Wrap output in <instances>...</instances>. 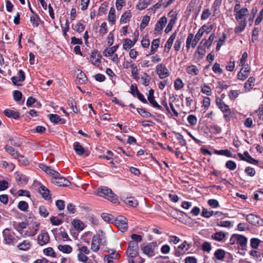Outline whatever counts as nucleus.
<instances>
[{
    "label": "nucleus",
    "instance_id": "1",
    "mask_svg": "<svg viewBox=\"0 0 263 263\" xmlns=\"http://www.w3.org/2000/svg\"><path fill=\"white\" fill-rule=\"evenodd\" d=\"M98 195L103 197L114 203L118 202L117 196L115 195L111 190L106 186H102L98 190Z\"/></svg>",
    "mask_w": 263,
    "mask_h": 263
},
{
    "label": "nucleus",
    "instance_id": "2",
    "mask_svg": "<svg viewBox=\"0 0 263 263\" xmlns=\"http://www.w3.org/2000/svg\"><path fill=\"white\" fill-rule=\"evenodd\" d=\"M235 241L241 247V249H239V252L240 254H245V252L243 250V247H246L247 238L241 235L233 234L230 239V243L234 244Z\"/></svg>",
    "mask_w": 263,
    "mask_h": 263
},
{
    "label": "nucleus",
    "instance_id": "3",
    "mask_svg": "<svg viewBox=\"0 0 263 263\" xmlns=\"http://www.w3.org/2000/svg\"><path fill=\"white\" fill-rule=\"evenodd\" d=\"M4 242L5 244L10 246H14L17 240L14 236V233L10 232L8 229H6L3 231Z\"/></svg>",
    "mask_w": 263,
    "mask_h": 263
},
{
    "label": "nucleus",
    "instance_id": "4",
    "mask_svg": "<svg viewBox=\"0 0 263 263\" xmlns=\"http://www.w3.org/2000/svg\"><path fill=\"white\" fill-rule=\"evenodd\" d=\"M114 223L121 232H125L127 230V220L124 216L120 215L114 219Z\"/></svg>",
    "mask_w": 263,
    "mask_h": 263
},
{
    "label": "nucleus",
    "instance_id": "5",
    "mask_svg": "<svg viewBox=\"0 0 263 263\" xmlns=\"http://www.w3.org/2000/svg\"><path fill=\"white\" fill-rule=\"evenodd\" d=\"M138 244L136 242L130 241L128 243V247L126 251V254L128 256L134 258L137 256L139 253Z\"/></svg>",
    "mask_w": 263,
    "mask_h": 263
},
{
    "label": "nucleus",
    "instance_id": "6",
    "mask_svg": "<svg viewBox=\"0 0 263 263\" xmlns=\"http://www.w3.org/2000/svg\"><path fill=\"white\" fill-rule=\"evenodd\" d=\"M157 247V242H152L147 243L146 245L141 248L142 253L151 257L155 255L154 250Z\"/></svg>",
    "mask_w": 263,
    "mask_h": 263
},
{
    "label": "nucleus",
    "instance_id": "7",
    "mask_svg": "<svg viewBox=\"0 0 263 263\" xmlns=\"http://www.w3.org/2000/svg\"><path fill=\"white\" fill-rule=\"evenodd\" d=\"M156 72L161 79H164L169 76V72L167 68L163 64H159L156 66Z\"/></svg>",
    "mask_w": 263,
    "mask_h": 263
},
{
    "label": "nucleus",
    "instance_id": "8",
    "mask_svg": "<svg viewBox=\"0 0 263 263\" xmlns=\"http://www.w3.org/2000/svg\"><path fill=\"white\" fill-rule=\"evenodd\" d=\"M52 183L58 186H68L70 184V182L65 178L61 177L60 174L57 177H55Z\"/></svg>",
    "mask_w": 263,
    "mask_h": 263
},
{
    "label": "nucleus",
    "instance_id": "9",
    "mask_svg": "<svg viewBox=\"0 0 263 263\" xmlns=\"http://www.w3.org/2000/svg\"><path fill=\"white\" fill-rule=\"evenodd\" d=\"M248 222L254 226H261L263 223L259 216L253 214L248 215Z\"/></svg>",
    "mask_w": 263,
    "mask_h": 263
},
{
    "label": "nucleus",
    "instance_id": "10",
    "mask_svg": "<svg viewBox=\"0 0 263 263\" xmlns=\"http://www.w3.org/2000/svg\"><path fill=\"white\" fill-rule=\"evenodd\" d=\"M49 241V236L45 231H42L41 233L38 236L37 242L40 246H43L47 243Z\"/></svg>",
    "mask_w": 263,
    "mask_h": 263
},
{
    "label": "nucleus",
    "instance_id": "11",
    "mask_svg": "<svg viewBox=\"0 0 263 263\" xmlns=\"http://www.w3.org/2000/svg\"><path fill=\"white\" fill-rule=\"evenodd\" d=\"M154 91L153 89H151L148 91V96L147 97V100L153 106V107L158 108L160 110L162 109V107L161 105H160L155 100L154 96Z\"/></svg>",
    "mask_w": 263,
    "mask_h": 263
},
{
    "label": "nucleus",
    "instance_id": "12",
    "mask_svg": "<svg viewBox=\"0 0 263 263\" xmlns=\"http://www.w3.org/2000/svg\"><path fill=\"white\" fill-rule=\"evenodd\" d=\"M216 103L218 106V108L223 112H230L231 109L229 106L225 104V103L222 101L221 99L217 98L216 99Z\"/></svg>",
    "mask_w": 263,
    "mask_h": 263
},
{
    "label": "nucleus",
    "instance_id": "13",
    "mask_svg": "<svg viewBox=\"0 0 263 263\" xmlns=\"http://www.w3.org/2000/svg\"><path fill=\"white\" fill-rule=\"evenodd\" d=\"M167 23V18L163 16L157 22L155 25V31L161 32Z\"/></svg>",
    "mask_w": 263,
    "mask_h": 263
},
{
    "label": "nucleus",
    "instance_id": "14",
    "mask_svg": "<svg viewBox=\"0 0 263 263\" xmlns=\"http://www.w3.org/2000/svg\"><path fill=\"white\" fill-rule=\"evenodd\" d=\"M187 244L186 241H184V242L178 247V250H176L175 252V255L177 256H180L184 254L186 251L189 250L190 248V246L188 245V247L185 248L186 245Z\"/></svg>",
    "mask_w": 263,
    "mask_h": 263
},
{
    "label": "nucleus",
    "instance_id": "15",
    "mask_svg": "<svg viewBox=\"0 0 263 263\" xmlns=\"http://www.w3.org/2000/svg\"><path fill=\"white\" fill-rule=\"evenodd\" d=\"M235 18L237 22L246 21L247 8H241L240 10L235 12Z\"/></svg>",
    "mask_w": 263,
    "mask_h": 263
},
{
    "label": "nucleus",
    "instance_id": "16",
    "mask_svg": "<svg viewBox=\"0 0 263 263\" xmlns=\"http://www.w3.org/2000/svg\"><path fill=\"white\" fill-rule=\"evenodd\" d=\"M25 79V74L22 70H20L18 72V76L13 77L11 80L14 85H16L17 82H23ZM18 85V84H17Z\"/></svg>",
    "mask_w": 263,
    "mask_h": 263
},
{
    "label": "nucleus",
    "instance_id": "17",
    "mask_svg": "<svg viewBox=\"0 0 263 263\" xmlns=\"http://www.w3.org/2000/svg\"><path fill=\"white\" fill-rule=\"evenodd\" d=\"M101 55L97 50H93L90 56L91 63L93 65L98 64L101 62L100 58Z\"/></svg>",
    "mask_w": 263,
    "mask_h": 263
},
{
    "label": "nucleus",
    "instance_id": "18",
    "mask_svg": "<svg viewBox=\"0 0 263 263\" xmlns=\"http://www.w3.org/2000/svg\"><path fill=\"white\" fill-rule=\"evenodd\" d=\"M176 32H175L173 33L171 36L169 37L168 40L166 42V43L165 46L164 51L168 52L171 49L172 46L173 45V42L176 38Z\"/></svg>",
    "mask_w": 263,
    "mask_h": 263
},
{
    "label": "nucleus",
    "instance_id": "19",
    "mask_svg": "<svg viewBox=\"0 0 263 263\" xmlns=\"http://www.w3.org/2000/svg\"><path fill=\"white\" fill-rule=\"evenodd\" d=\"M4 115L8 118H13L17 119L20 118V113L17 111L10 109H6L4 111Z\"/></svg>",
    "mask_w": 263,
    "mask_h": 263
},
{
    "label": "nucleus",
    "instance_id": "20",
    "mask_svg": "<svg viewBox=\"0 0 263 263\" xmlns=\"http://www.w3.org/2000/svg\"><path fill=\"white\" fill-rule=\"evenodd\" d=\"M123 202L132 207L136 208L138 205V201L134 197H129L125 198L123 200Z\"/></svg>",
    "mask_w": 263,
    "mask_h": 263
},
{
    "label": "nucleus",
    "instance_id": "21",
    "mask_svg": "<svg viewBox=\"0 0 263 263\" xmlns=\"http://www.w3.org/2000/svg\"><path fill=\"white\" fill-rule=\"evenodd\" d=\"M216 37L215 33H212L208 40L203 39L201 41V44H203L204 46L209 48L212 44L214 39Z\"/></svg>",
    "mask_w": 263,
    "mask_h": 263
},
{
    "label": "nucleus",
    "instance_id": "22",
    "mask_svg": "<svg viewBox=\"0 0 263 263\" xmlns=\"http://www.w3.org/2000/svg\"><path fill=\"white\" fill-rule=\"evenodd\" d=\"M99 241L97 235L93 236L92 239L91 249L92 251L97 252L99 250Z\"/></svg>",
    "mask_w": 263,
    "mask_h": 263
},
{
    "label": "nucleus",
    "instance_id": "23",
    "mask_svg": "<svg viewBox=\"0 0 263 263\" xmlns=\"http://www.w3.org/2000/svg\"><path fill=\"white\" fill-rule=\"evenodd\" d=\"M73 148L78 155L81 156L84 154L85 150L79 142H74L73 144Z\"/></svg>",
    "mask_w": 263,
    "mask_h": 263
},
{
    "label": "nucleus",
    "instance_id": "24",
    "mask_svg": "<svg viewBox=\"0 0 263 263\" xmlns=\"http://www.w3.org/2000/svg\"><path fill=\"white\" fill-rule=\"evenodd\" d=\"M5 149L6 151L10 154L14 159H16V158L19 156V153L17 151H15L13 147L6 145Z\"/></svg>",
    "mask_w": 263,
    "mask_h": 263
},
{
    "label": "nucleus",
    "instance_id": "25",
    "mask_svg": "<svg viewBox=\"0 0 263 263\" xmlns=\"http://www.w3.org/2000/svg\"><path fill=\"white\" fill-rule=\"evenodd\" d=\"M39 192L41 194L43 198L46 199L49 196L50 191L45 186L41 185L39 189Z\"/></svg>",
    "mask_w": 263,
    "mask_h": 263
},
{
    "label": "nucleus",
    "instance_id": "26",
    "mask_svg": "<svg viewBox=\"0 0 263 263\" xmlns=\"http://www.w3.org/2000/svg\"><path fill=\"white\" fill-rule=\"evenodd\" d=\"M132 17V14L130 11H126L125 13H124L121 17L120 18V23H127L130 17Z\"/></svg>",
    "mask_w": 263,
    "mask_h": 263
},
{
    "label": "nucleus",
    "instance_id": "27",
    "mask_svg": "<svg viewBox=\"0 0 263 263\" xmlns=\"http://www.w3.org/2000/svg\"><path fill=\"white\" fill-rule=\"evenodd\" d=\"M58 249L64 253H70L71 252L72 249L71 246L67 245H60L58 247Z\"/></svg>",
    "mask_w": 263,
    "mask_h": 263
},
{
    "label": "nucleus",
    "instance_id": "28",
    "mask_svg": "<svg viewBox=\"0 0 263 263\" xmlns=\"http://www.w3.org/2000/svg\"><path fill=\"white\" fill-rule=\"evenodd\" d=\"M119 47L118 45H116L114 46L113 47L108 49L106 48L104 51H103V54L104 56H111L113 53H114L116 50H117L118 48Z\"/></svg>",
    "mask_w": 263,
    "mask_h": 263
},
{
    "label": "nucleus",
    "instance_id": "29",
    "mask_svg": "<svg viewBox=\"0 0 263 263\" xmlns=\"http://www.w3.org/2000/svg\"><path fill=\"white\" fill-rule=\"evenodd\" d=\"M214 153L219 155H223L228 157H232L231 152L228 149L221 150H214Z\"/></svg>",
    "mask_w": 263,
    "mask_h": 263
},
{
    "label": "nucleus",
    "instance_id": "30",
    "mask_svg": "<svg viewBox=\"0 0 263 263\" xmlns=\"http://www.w3.org/2000/svg\"><path fill=\"white\" fill-rule=\"evenodd\" d=\"M31 247V243L30 241L27 240H24L23 242L20 243L18 246L17 248L19 250L26 251L28 250Z\"/></svg>",
    "mask_w": 263,
    "mask_h": 263
},
{
    "label": "nucleus",
    "instance_id": "31",
    "mask_svg": "<svg viewBox=\"0 0 263 263\" xmlns=\"http://www.w3.org/2000/svg\"><path fill=\"white\" fill-rule=\"evenodd\" d=\"M160 43V39H156L152 41L151 47L150 54L154 53L156 50L159 47Z\"/></svg>",
    "mask_w": 263,
    "mask_h": 263
},
{
    "label": "nucleus",
    "instance_id": "32",
    "mask_svg": "<svg viewBox=\"0 0 263 263\" xmlns=\"http://www.w3.org/2000/svg\"><path fill=\"white\" fill-rule=\"evenodd\" d=\"M111 254L112 255H114L116 251L113 250H111ZM117 255H118V254H116L115 255V256H110L109 255H105V257H104L105 263H114V261L112 259L117 258Z\"/></svg>",
    "mask_w": 263,
    "mask_h": 263
},
{
    "label": "nucleus",
    "instance_id": "33",
    "mask_svg": "<svg viewBox=\"0 0 263 263\" xmlns=\"http://www.w3.org/2000/svg\"><path fill=\"white\" fill-rule=\"evenodd\" d=\"M49 118L51 122L54 123H63L62 119L58 115L50 114L49 115Z\"/></svg>",
    "mask_w": 263,
    "mask_h": 263
},
{
    "label": "nucleus",
    "instance_id": "34",
    "mask_svg": "<svg viewBox=\"0 0 263 263\" xmlns=\"http://www.w3.org/2000/svg\"><path fill=\"white\" fill-rule=\"evenodd\" d=\"M72 223L74 228L78 230L82 231L84 228L83 223L80 220L74 219L73 220Z\"/></svg>",
    "mask_w": 263,
    "mask_h": 263
},
{
    "label": "nucleus",
    "instance_id": "35",
    "mask_svg": "<svg viewBox=\"0 0 263 263\" xmlns=\"http://www.w3.org/2000/svg\"><path fill=\"white\" fill-rule=\"evenodd\" d=\"M186 71L190 74L197 75L199 73L198 68L195 65L188 66L186 68Z\"/></svg>",
    "mask_w": 263,
    "mask_h": 263
},
{
    "label": "nucleus",
    "instance_id": "36",
    "mask_svg": "<svg viewBox=\"0 0 263 263\" xmlns=\"http://www.w3.org/2000/svg\"><path fill=\"white\" fill-rule=\"evenodd\" d=\"M226 237V234L222 232H217L212 235V238L217 241H221Z\"/></svg>",
    "mask_w": 263,
    "mask_h": 263
},
{
    "label": "nucleus",
    "instance_id": "37",
    "mask_svg": "<svg viewBox=\"0 0 263 263\" xmlns=\"http://www.w3.org/2000/svg\"><path fill=\"white\" fill-rule=\"evenodd\" d=\"M137 110L138 112L143 118H155V117L153 115L145 110L144 109L138 108L137 109Z\"/></svg>",
    "mask_w": 263,
    "mask_h": 263
},
{
    "label": "nucleus",
    "instance_id": "38",
    "mask_svg": "<svg viewBox=\"0 0 263 263\" xmlns=\"http://www.w3.org/2000/svg\"><path fill=\"white\" fill-rule=\"evenodd\" d=\"M203 33L201 32V31H198V32L195 35L194 38L193 39L192 44V47L193 48H195L196 46L197 45V43H198L199 41L200 40L201 37L203 35Z\"/></svg>",
    "mask_w": 263,
    "mask_h": 263
},
{
    "label": "nucleus",
    "instance_id": "39",
    "mask_svg": "<svg viewBox=\"0 0 263 263\" xmlns=\"http://www.w3.org/2000/svg\"><path fill=\"white\" fill-rule=\"evenodd\" d=\"M176 138L179 141V143L181 146H185L186 144V140L183 138V136L177 132H173Z\"/></svg>",
    "mask_w": 263,
    "mask_h": 263
},
{
    "label": "nucleus",
    "instance_id": "40",
    "mask_svg": "<svg viewBox=\"0 0 263 263\" xmlns=\"http://www.w3.org/2000/svg\"><path fill=\"white\" fill-rule=\"evenodd\" d=\"M135 44V43L130 39H126L124 40L123 44V49L125 50H127L128 49H129L132 46H133Z\"/></svg>",
    "mask_w": 263,
    "mask_h": 263
},
{
    "label": "nucleus",
    "instance_id": "41",
    "mask_svg": "<svg viewBox=\"0 0 263 263\" xmlns=\"http://www.w3.org/2000/svg\"><path fill=\"white\" fill-rule=\"evenodd\" d=\"M115 9L114 8H111L108 14V21L111 24H114L115 20Z\"/></svg>",
    "mask_w": 263,
    "mask_h": 263
},
{
    "label": "nucleus",
    "instance_id": "42",
    "mask_svg": "<svg viewBox=\"0 0 263 263\" xmlns=\"http://www.w3.org/2000/svg\"><path fill=\"white\" fill-rule=\"evenodd\" d=\"M238 22L239 23V25L236 27L235 29V32L236 33H238L242 32L245 29L246 26V21Z\"/></svg>",
    "mask_w": 263,
    "mask_h": 263
},
{
    "label": "nucleus",
    "instance_id": "43",
    "mask_svg": "<svg viewBox=\"0 0 263 263\" xmlns=\"http://www.w3.org/2000/svg\"><path fill=\"white\" fill-rule=\"evenodd\" d=\"M214 255L217 259L222 260L224 257L225 252L222 249H218L215 251Z\"/></svg>",
    "mask_w": 263,
    "mask_h": 263
},
{
    "label": "nucleus",
    "instance_id": "44",
    "mask_svg": "<svg viewBox=\"0 0 263 263\" xmlns=\"http://www.w3.org/2000/svg\"><path fill=\"white\" fill-rule=\"evenodd\" d=\"M27 226V223L26 222H21L19 223H15L13 224V226L15 229L18 232H20L24 229H25Z\"/></svg>",
    "mask_w": 263,
    "mask_h": 263
},
{
    "label": "nucleus",
    "instance_id": "45",
    "mask_svg": "<svg viewBox=\"0 0 263 263\" xmlns=\"http://www.w3.org/2000/svg\"><path fill=\"white\" fill-rule=\"evenodd\" d=\"M237 78L240 80H245L247 78V68H242L237 74Z\"/></svg>",
    "mask_w": 263,
    "mask_h": 263
},
{
    "label": "nucleus",
    "instance_id": "46",
    "mask_svg": "<svg viewBox=\"0 0 263 263\" xmlns=\"http://www.w3.org/2000/svg\"><path fill=\"white\" fill-rule=\"evenodd\" d=\"M176 18L175 17L172 18L170 20V22H169L166 28L165 29V32L166 33H168L169 32H170L172 30L173 27L176 22Z\"/></svg>",
    "mask_w": 263,
    "mask_h": 263
},
{
    "label": "nucleus",
    "instance_id": "47",
    "mask_svg": "<svg viewBox=\"0 0 263 263\" xmlns=\"http://www.w3.org/2000/svg\"><path fill=\"white\" fill-rule=\"evenodd\" d=\"M130 67L132 68L131 73L132 76L135 79L137 80V79L139 78L138 76V70L137 66L135 64H132L130 65Z\"/></svg>",
    "mask_w": 263,
    "mask_h": 263
},
{
    "label": "nucleus",
    "instance_id": "48",
    "mask_svg": "<svg viewBox=\"0 0 263 263\" xmlns=\"http://www.w3.org/2000/svg\"><path fill=\"white\" fill-rule=\"evenodd\" d=\"M77 78L81 84L85 83L87 80L85 74L82 71H80V73L78 74Z\"/></svg>",
    "mask_w": 263,
    "mask_h": 263
},
{
    "label": "nucleus",
    "instance_id": "49",
    "mask_svg": "<svg viewBox=\"0 0 263 263\" xmlns=\"http://www.w3.org/2000/svg\"><path fill=\"white\" fill-rule=\"evenodd\" d=\"M149 20H150L149 16H148L147 15L144 16L142 20V22L140 26V29H144L148 25Z\"/></svg>",
    "mask_w": 263,
    "mask_h": 263
},
{
    "label": "nucleus",
    "instance_id": "50",
    "mask_svg": "<svg viewBox=\"0 0 263 263\" xmlns=\"http://www.w3.org/2000/svg\"><path fill=\"white\" fill-rule=\"evenodd\" d=\"M261 241L256 238H252L250 240V245L252 248L256 249L257 248Z\"/></svg>",
    "mask_w": 263,
    "mask_h": 263
},
{
    "label": "nucleus",
    "instance_id": "51",
    "mask_svg": "<svg viewBox=\"0 0 263 263\" xmlns=\"http://www.w3.org/2000/svg\"><path fill=\"white\" fill-rule=\"evenodd\" d=\"M101 217L104 221L109 223L114 221V216L107 213H102L101 214Z\"/></svg>",
    "mask_w": 263,
    "mask_h": 263
},
{
    "label": "nucleus",
    "instance_id": "52",
    "mask_svg": "<svg viewBox=\"0 0 263 263\" xmlns=\"http://www.w3.org/2000/svg\"><path fill=\"white\" fill-rule=\"evenodd\" d=\"M141 79L143 81L142 84L144 86H148L151 81L150 76L146 73H144L141 77Z\"/></svg>",
    "mask_w": 263,
    "mask_h": 263
},
{
    "label": "nucleus",
    "instance_id": "53",
    "mask_svg": "<svg viewBox=\"0 0 263 263\" xmlns=\"http://www.w3.org/2000/svg\"><path fill=\"white\" fill-rule=\"evenodd\" d=\"M17 207L20 210L25 212L27 210L28 208V205L26 202L24 201H21L18 202Z\"/></svg>",
    "mask_w": 263,
    "mask_h": 263
},
{
    "label": "nucleus",
    "instance_id": "54",
    "mask_svg": "<svg viewBox=\"0 0 263 263\" xmlns=\"http://www.w3.org/2000/svg\"><path fill=\"white\" fill-rule=\"evenodd\" d=\"M184 86L182 81L180 79H177L174 83V87L176 90L181 89Z\"/></svg>",
    "mask_w": 263,
    "mask_h": 263
},
{
    "label": "nucleus",
    "instance_id": "55",
    "mask_svg": "<svg viewBox=\"0 0 263 263\" xmlns=\"http://www.w3.org/2000/svg\"><path fill=\"white\" fill-rule=\"evenodd\" d=\"M39 213L40 215L43 217H46L49 215L48 210L43 205L39 207Z\"/></svg>",
    "mask_w": 263,
    "mask_h": 263
},
{
    "label": "nucleus",
    "instance_id": "56",
    "mask_svg": "<svg viewBox=\"0 0 263 263\" xmlns=\"http://www.w3.org/2000/svg\"><path fill=\"white\" fill-rule=\"evenodd\" d=\"M151 3V0H145L143 2L139 3L137 6L138 9L143 10L147 7L148 5H150Z\"/></svg>",
    "mask_w": 263,
    "mask_h": 263
},
{
    "label": "nucleus",
    "instance_id": "57",
    "mask_svg": "<svg viewBox=\"0 0 263 263\" xmlns=\"http://www.w3.org/2000/svg\"><path fill=\"white\" fill-rule=\"evenodd\" d=\"M193 37H194L193 33H190L189 34V35L186 39V47L187 49H189L191 47V46H192Z\"/></svg>",
    "mask_w": 263,
    "mask_h": 263
},
{
    "label": "nucleus",
    "instance_id": "58",
    "mask_svg": "<svg viewBox=\"0 0 263 263\" xmlns=\"http://www.w3.org/2000/svg\"><path fill=\"white\" fill-rule=\"evenodd\" d=\"M16 159H18V161L24 165H27L29 164V161L28 159L23 155L19 154V156H18Z\"/></svg>",
    "mask_w": 263,
    "mask_h": 263
},
{
    "label": "nucleus",
    "instance_id": "59",
    "mask_svg": "<svg viewBox=\"0 0 263 263\" xmlns=\"http://www.w3.org/2000/svg\"><path fill=\"white\" fill-rule=\"evenodd\" d=\"M44 253L45 254L48 256H51L52 257H55L56 253L54 251L53 249L49 247L44 250Z\"/></svg>",
    "mask_w": 263,
    "mask_h": 263
},
{
    "label": "nucleus",
    "instance_id": "60",
    "mask_svg": "<svg viewBox=\"0 0 263 263\" xmlns=\"http://www.w3.org/2000/svg\"><path fill=\"white\" fill-rule=\"evenodd\" d=\"M50 221L54 226H59L63 222V220L62 219H59L55 216H51L50 217Z\"/></svg>",
    "mask_w": 263,
    "mask_h": 263
},
{
    "label": "nucleus",
    "instance_id": "61",
    "mask_svg": "<svg viewBox=\"0 0 263 263\" xmlns=\"http://www.w3.org/2000/svg\"><path fill=\"white\" fill-rule=\"evenodd\" d=\"M107 32V25L105 22L103 23L101 26L99 30V33L102 36H103L104 34H105Z\"/></svg>",
    "mask_w": 263,
    "mask_h": 263
},
{
    "label": "nucleus",
    "instance_id": "62",
    "mask_svg": "<svg viewBox=\"0 0 263 263\" xmlns=\"http://www.w3.org/2000/svg\"><path fill=\"white\" fill-rule=\"evenodd\" d=\"M226 166L230 170L232 171L236 168V164L234 161L229 160L226 162Z\"/></svg>",
    "mask_w": 263,
    "mask_h": 263
},
{
    "label": "nucleus",
    "instance_id": "63",
    "mask_svg": "<svg viewBox=\"0 0 263 263\" xmlns=\"http://www.w3.org/2000/svg\"><path fill=\"white\" fill-rule=\"evenodd\" d=\"M135 90L137 97L139 99V100L144 103H146L147 100L145 99L142 93H141L140 91L138 90L137 86H135Z\"/></svg>",
    "mask_w": 263,
    "mask_h": 263
},
{
    "label": "nucleus",
    "instance_id": "64",
    "mask_svg": "<svg viewBox=\"0 0 263 263\" xmlns=\"http://www.w3.org/2000/svg\"><path fill=\"white\" fill-rule=\"evenodd\" d=\"M197 118L194 115H189L187 117V121L191 125L194 126L197 123Z\"/></svg>",
    "mask_w": 263,
    "mask_h": 263
}]
</instances>
